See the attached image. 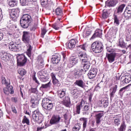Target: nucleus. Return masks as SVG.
I'll return each mask as SVG.
<instances>
[{
    "instance_id": "39448f33",
    "label": "nucleus",
    "mask_w": 131,
    "mask_h": 131,
    "mask_svg": "<svg viewBox=\"0 0 131 131\" xmlns=\"http://www.w3.org/2000/svg\"><path fill=\"white\" fill-rule=\"evenodd\" d=\"M38 78H39L42 82H47L49 80V76L47 71L45 70H41L37 73Z\"/></svg>"
},
{
    "instance_id": "c03bdc74",
    "label": "nucleus",
    "mask_w": 131,
    "mask_h": 131,
    "mask_svg": "<svg viewBox=\"0 0 131 131\" xmlns=\"http://www.w3.org/2000/svg\"><path fill=\"white\" fill-rule=\"evenodd\" d=\"M7 90H8V92L11 95H13L14 94V89H13V86L9 84L7 86Z\"/></svg>"
},
{
    "instance_id": "c9c22d12",
    "label": "nucleus",
    "mask_w": 131,
    "mask_h": 131,
    "mask_svg": "<svg viewBox=\"0 0 131 131\" xmlns=\"http://www.w3.org/2000/svg\"><path fill=\"white\" fill-rule=\"evenodd\" d=\"M55 13L57 16H60V17H62L63 16V11H62V9H61V8H57L56 9Z\"/></svg>"
},
{
    "instance_id": "ddd939ff",
    "label": "nucleus",
    "mask_w": 131,
    "mask_h": 131,
    "mask_svg": "<svg viewBox=\"0 0 131 131\" xmlns=\"http://www.w3.org/2000/svg\"><path fill=\"white\" fill-rule=\"evenodd\" d=\"M0 57L2 60L5 62H8V61H10V59H11V54L2 51L0 53Z\"/></svg>"
},
{
    "instance_id": "864d4df0",
    "label": "nucleus",
    "mask_w": 131,
    "mask_h": 131,
    "mask_svg": "<svg viewBox=\"0 0 131 131\" xmlns=\"http://www.w3.org/2000/svg\"><path fill=\"white\" fill-rule=\"evenodd\" d=\"M18 73L21 76H24L26 74V70L24 69H20L18 70Z\"/></svg>"
},
{
    "instance_id": "5fc2aeb1",
    "label": "nucleus",
    "mask_w": 131,
    "mask_h": 131,
    "mask_svg": "<svg viewBox=\"0 0 131 131\" xmlns=\"http://www.w3.org/2000/svg\"><path fill=\"white\" fill-rule=\"evenodd\" d=\"M92 31H87L83 34V37H88V36L91 35Z\"/></svg>"
},
{
    "instance_id": "473e14b6",
    "label": "nucleus",
    "mask_w": 131,
    "mask_h": 131,
    "mask_svg": "<svg viewBox=\"0 0 131 131\" xmlns=\"http://www.w3.org/2000/svg\"><path fill=\"white\" fill-rule=\"evenodd\" d=\"M130 85L131 84H128L127 86H125V87H123L122 89H121L118 93L120 96H122V95H123V93H125V91H126V90H127V88L129 86H130Z\"/></svg>"
},
{
    "instance_id": "4468645a",
    "label": "nucleus",
    "mask_w": 131,
    "mask_h": 131,
    "mask_svg": "<svg viewBox=\"0 0 131 131\" xmlns=\"http://www.w3.org/2000/svg\"><path fill=\"white\" fill-rule=\"evenodd\" d=\"M118 86L117 85H114L110 89V97L111 101H112L115 97V93L117 92V89Z\"/></svg>"
},
{
    "instance_id": "603ef678",
    "label": "nucleus",
    "mask_w": 131,
    "mask_h": 131,
    "mask_svg": "<svg viewBox=\"0 0 131 131\" xmlns=\"http://www.w3.org/2000/svg\"><path fill=\"white\" fill-rule=\"evenodd\" d=\"M40 3L42 7H46L49 3V0H40Z\"/></svg>"
},
{
    "instance_id": "a19ab883",
    "label": "nucleus",
    "mask_w": 131,
    "mask_h": 131,
    "mask_svg": "<svg viewBox=\"0 0 131 131\" xmlns=\"http://www.w3.org/2000/svg\"><path fill=\"white\" fill-rule=\"evenodd\" d=\"M80 120H82V121H83V129H85L86 127V123L88 122V119L86 118H81Z\"/></svg>"
},
{
    "instance_id": "09e8293b",
    "label": "nucleus",
    "mask_w": 131,
    "mask_h": 131,
    "mask_svg": "<svg viewBox=\"0 0 131 131\" xmlns=\"http://www.w3.org/2000/svg\"><path fill=\"white\" fill-rule=\"evenodd\" d=\"M48 30L46 29V27H43L41 29V37H45V35L47 33Z\"/></svg>"
},
{
    "instance_id": "774afa93",
    "label": "nucleus",
    "mask_w": 131,
    "mask_h": 131,
    "mask_svg": "<svg viewBox=\"0 0 131 131\" xmlns=\"http://www.w3.org/2000/svg\"><path fill=\"white\" fill-rule=\"evenodd\" d=\"M51 76L52 77V80H54L57 79L56 78V74H55V73H51Z\"/></svg>"
},
{
    "instance_id": "f03ea898",
    "label": "nucleus",
    "mask_w": 131,
    "mask_h": 131,
    "mask_svg": "<svg viewBox=\"0 0 131 131\" xmlns=\"http://www.w3.org/2000/svg\"><path fill=\"white\" fill-rule=\"evenodd\" d=\"M32 21L31 16L28 14H24L20 19V26L23 28H28Z\"/></svg>"
},
{
    "instance_id": "4c0bfd02",
    "label": "nucleus",
    "mask_w": 131,
    "mask_h": 131,
    "mask_svg": "<svg viewBox=\"0 0 131 131\" xmlns=\"http://www.w3.org/2000/svg\"><path fill=\"white\" fill-rule=\"evenodd\" d=\"M77 50L78 51L79 50H80V49H81V50H83V51H86V49L88 48V45H86V43L82 45H80L79 46H77Z\"/></svg>"
},
{
    "instance_id": "2f4dec72",
    "label": "nucleus",
    "mask_w": 131,
    "mask_h": 131,
    "mask_svg": "<svg viewBox=\"0 0 131 131\" xmlns=\"http://www.w3.org/2000/svg\"><path fill=\"white\" fill-rule=\"evenodd\" d=\"M126 130V124L125 121H123L121 123L120 127L118 128V131H125Z\"/></svg>"
},
{
    "instance_id": "412c9836",
    "label": "nucleus",
    "mask_w": 131,
    "mask_h": 131,
    "mask_svg": "<svg viewBox=\"0 0 131 131\" xmlns=\"http://www.w3.org/2000/svg\"><path fill=\"white\" fill-rule=\"evenodd\" d=\"M121 81L122 84L128 83L131 81V76L130 75H125L124 76H122L121 78Z\"/></svg>"
},
{
    "instance_id": "423d86ee",
    "label": "nucleus",
    "mask_w": 131,
    "mask_h": 131,
    "mask_svg": "<svg viewBox=\"0 0 131 131\" xmlns=\"http://www.w3.org/2000/svg\"><path fill=\"white\" fill-rule=\"evenodd\" d=\"M22 41L25 45H31V34L29 32L24 31Z\"/></svg>"
},
{
    "instance_id": "79ce46f5",
    "label": "nucleus",
    "mask_w": 131,
    "mask_h": 131,
    "mask_svg": "<svg viewBox=\"0 0 131 131\" xmlns=\"http://www.w3.org/2000/svg\"><path fill=\"white\" fill-rule=\"evenodd\" d=\"M52 83L54 85H55V86H60V85H61L60 81L57 79L52 80Z\"/></svg>"
},
{
    "instance_id": "0eeeda50",
    "label": "nucleus",
    "mask_w": 131,
    "mask_h": 131,
    "mask_svg": "<svg viewBox=\"0 0 131 131\" xmlns=\"http://www.w3.org/2000/svg\"><path fill=\"white\" fill-rule=\"evenodd\" d=\"M43 109L53 110L54 104L51 102V100L48 98H44L42 100L41 103Z\"/></svg>"
},
{
    "instance_id": "0e129e2a",
    "label": "nucleus",
    "mask_w": 131,
    "mask_h": 131,
    "mask_svg": "<svg viewBox=\"0 0 131 131\" xmlns=\"http://www.w3.org/2000/svg\"><path fill=\"white\" fill-rule=\"evenodd\" d=\"M11 110L13 113L17 114V110H16V107H15L14 105H11Z\"/></svg>"
},
{
    "instance_id": "13d9d810",
    "label": "nucleus",
    "mask_w": 131,
    "mask_h": 131,
    "mask_svg": "<svg viewBox=\"0 0 131 131\" xmlns=\"http://www.w3.org/2000/svg\"><path fill=\"white\" fill-rule=\"evenodd\" d=\"M32 79L33 80L35 81V82H36V83L38 84V85H39V84H40V83L39 82V81H38V80H37L36 77H35V75H33Z\"/></svg>"
},
{
    "instance_id": "338daca9",
    "label": "nucleus",
    "mask_w": 131,
    "mask_h": 131,
    "mask_svg": "<svg viewBox=\"0 0 131 131\" xmlns=\"http://www.w3.org/2000/svg\"><path fill=\"white\" fill-rule=\"evenodd\" d=\"M11 101L13 103H17L18 102V99L16 97H12L11 98Z\"/></svg>"
},
{
    "instance_id": "dca6fc26",
    "label": "nucleus",
    "mask_w": 131,
    "mask_h": 131,
    "mask_svg": "<svg viewBox=\"0 0 131 131\" xmlns=\"http://www.w3.org/2000/svg\"><path fill=\"white\" fill-rule=\"evenodd\" d=\"M20 44H17L14 42H10L9 45V49L10 51L17 52V50H19Z\"/></svg>"
},
{
    "instance_id": "5701e85b",
    "label": "nucleus",
    "mask_w": 131,
    "mask_h": 131,
    "mask_svg": "<svg viewBox=\"0 0 131 131\" xmlns=\"http://www.w3.org/2000/svg\"><path fill=\"white\" fill-rule=\"evenodd\" d=\"M26 47L27 48V49L26 53L28 57H29L30 59H31V55H32V49H33V47H32L31 44L26 45Z\"/></svg>"
},
{
    "instance_id": "9d476101",
    "label": "nucleus",
    "mask_w": 131,
    "mask_h": 131,
    "mask_svg": "<svg viewBox=\"0 0 131 131\" xmlns=\"http://www.w3.org/2000/svg\"><path fill=\"white\" fill-rule=\"evenodd\" d=\"M71 74L75 76V77H80L82 75L83 69L80 68H73L70 71Z\"/></svg>"
},
{
    "instance_id": "4d7b16f0",
    "label": "nucleus",
    "mask_w": 131,
    "mask_h": 131,
    "mask_svg": "<svg viewBox=\"0 0 131 131\" xmlns=\"http://www.w3.org/2000/svg\"><path fill=\"white\" fill-rule=\"evenodd\" d=\"M44 64H45V62H43V60H38V66H39L40 69H41V68H42V67H43Z\"/></svg>"
},
{
    "instance_id": "c756f323",
    "label": "nucleus",
    "mask_w": 131,
    "mask_h": 131,
    "mask_svg": "<svg viewBox=\"0 0 131 131\" xmlns=\"http://www.w3.org/2000/svg\"><path fill=\"white\" fill-rule=\"evenodd\" d=\"M101 36H102V30L98 29L95 31L91 38L94 39L96 37H101Z\"/></svg>"
},
{
    "instance_id": "3c124183",
    "label": "nucleus",
    "mask_w": 131,
    "mask_h": 131,
    "mask_svg": "<svg viewBox=\"0 0 131 131\" xmlns=\"http://www.w3.org/2000/svg\"><path fill=\"white\" fill-rule=\"evenodd\" d=\"M101 104L103 105L104 108H107L109 105V102H108V100H103L101 102Z\"/></svg>"
},
{
    "instance_id": "a878e982",
    "label": "nucleus",
    "mask_w": 131,
    "mask_h": 131,
    "mask_svg": "<svg viewBox=\"0 0 131 131\" xmlns=\"http://www.w3.org/2000/svg\"><path fill=\"white\" fill-rule=\"evenodd\" d=\"M52 86V82L51 81H49L48 83L42 84L41 86L40 87V91H43V90H50Z\"/></svg>"
},
{
    "instance_id": "b1692460",
    "label": "nucleus",
    "mask_w": 131,
    "mask_h": 131,
    "mask_svg": "<svg viewBox=\"0 0 131 131\" xmlns=\"http://www.w3.org/2000/svg\"><path fill=\"white\" fill-rule=\"evenodd\" d=\"M78 57L80 58L81 62L83 60H88V59H90V57L85 52H79L78 53Z\"/></svg>"
},
{
    "instance_id": "f257e3e1",
    "label": "nucleus",
    "mask_w": 131,
    "mask_h": 131,
    "mask_svg": "<svg viewBox=\"0 0 131 131\" xmlns=\"http://www.w3.org/2000/svg\"><path fill=\"white\" fill-rule=\"evenodd\" d=\"M93 93H90V95H89V103H85V101H84L83 99H82L81 101L76 104V114H80V111H82V114L83 115H89V114H90V109L91 108L90 104L92 103V99L93 98Z\"/></svg>"
},
{
    "instance_id": "6e6d98bb",
    "label": "nucleus",
    "mask_w": 131,
    "mask_h": 131,
    "mask_svg": "<svg viewBox=\"0 0 131 131\" xmlns=\"http://www.w3.org/2000/svg\"><path fill=\"white\" fill-rule=\"evenodd\" d=\"M37 28V25L36 24H34L30 27V30L31 31H35V29Z\"/></svg>"
},
{
    "instance_id": "a211bd4d",
    "label": "nucleus",
    "mask_w": 131,
    "mask_h": 131,
    "mask_svg": "<svg viewBox=\"0 0 131 131\" xmlns=\"http://www.w3.org/2000/svg\"><path fill=\"white\" fill-rule=\"evenodd\" d=\"M117 54L116 53L107 54L106 57L109 62V63H113L115 61V57Z\"/></svg>"
},
{
    "instance_id": "de8ad7c7",
    "label": "nucleus",
    "mask_w": 131,
    "mask_h": 131,
    "mask_svg": "<svg viewBox=\"0 0 131 131\" xmlns=\"http://www.w3.org/2000/svg\"><path fill=\"white\" fill-rule=\"evenodd\" d=\"M118 45L119 47H120V48H122L123 49H124V48H125V43L122 39L119 40Z\"/></svg>"
},
{
    "instance_id": "e2e57ef3",
    "label": "nucleus",
    "mask_w": 131,
    "mask_h": 131,
    "mask_svg": "<svg viewBox=\"0 0 131 131\" xmlns=\"http://www.w3.org/2000/svg\"><path fill=\"white\" fill-rule=\"evenodd\" d=\"M20 3L21 6H26L27 5V1L26 0H20Z\"/></svg>"
},
{
    "instance_id": "9b49d317",
    "label": "nucleus",
    "mask_w": 131,
    "mask_h": 131,
    "mask_svg": "<svg viewBox=\"0 0 131 131\" xmlns=\"http://www.w3.org/2000/svg\"><path fill=\"white\" fill-rule=\"evenodd\" d=\"M20 14V9L19 8H15L11 9L10 11V16L12 20L14 21H17L18 17Z\"/></svg>"
},
{
    "instance_id": "8fccbe9b",
    "label": "nucleus",
    "mask_w": 131,
    "mask_h": 131,
    "mask_svg": "<svg viewBox=\"0 0 131 131\" xmlns=\"http://www.w3.org/2000/svg\"><path fill=\"white\" fill-rule=\"evenodd\" d=\"M124 17L126 19V20H128V19H130L131 18V13H127V12H124Z\"/></svg>"
},
{
    "instance_id": "37998d69",
    "label": "nucleus",
    "mask_w": 131,
    "mask_h": 131,
    "mask_svg": "<svg viewBox=\"0 0 131 131\" xmlns=\"http://www.w3.org/2000/svg\"><path fill=\"white\" fill-rule=\"evenodd\" d=\"M113 18L114 19L115 24H116V25H119V18H118V16L115 14H114Z\"/></svg>"
},
{
    "instance_id": "58836bf2",
    "label": "nucleus",
    "mask_w": 131,
    "mask_h": 131,
    "mask_svg": "<svg viewBox=\"0 0 131 131\" xmlns=\"http://www.w3.org/2000/svg\"><path fill=\"white\" fill-rule=\"evenodd\" d=\"M8 5L10 7H15L17 5V0H9Z\"/></svg>"
},
{
    "instance_id": "052dcab7",
    "label": "nucleus",
    "mask_w": 131,
    "mask_h": 131,
    "mask_svg": "<svg viewBox=\"0 0 131 131\" xmlns=\"http://www.w3.org/2000/svg\"><path fill=\"white\" fill-rule=\"evenodd\" d=\"M102 82H103L102 81H101L99 83L97 84V85L95 87V90L96 91H98V90H100L101 88H102Z\"/></svg>"
},
{
    "instance_id": "69168bd1",
    "label": "nucleus",
    "mask_w": 131,
    "mask_h": 131,
    "mask_svg": "<svg viewBox=\"0 0 131 131\" xmlns=\"http://www.w3.org/2000/svg\"><path fill=\"white\" fill-rule=\"evenodd\" d=\"M3 92L5 95H9L10 92H9V90H8L7 87L3 89Z\"/></svg>"
},
{
    "instance_id": "393cba45",
    "label": "nucleus",
    "mask_w": 131,
    "mask_h": 131,
    "mask_svg": "<svg viewBox=\"0 0 131 131\" xmlns=\"http://www.w3.org/2000/svg\"><path fill=\"white\" fill-rule=\"evenodd\" d=\"M71 95H73L74 99H77L79 97V94L77 93L78 90L76 88H72L70 90Z\"/></svg>"
},
{
    "instance_id": "bb28decb",
    "label": "nucleus",
    "mask_w": 131,
    "mask_h": 131,
    "mask_svg": "<svg viewBox=\"0 0 131 131\" xmlns=\"http://www.w3.org/2000/svg\"><path fill=\"white\" fill-rule=\"evenodd\" d=\"M30 103L32 104V108H36V107H37V106H38L39 101L35 98H32L30 100Z\"/></svg>"
},
{
    "instance_id": "6e6552de",
    "label": "nucleus",
    "mask_w": 131,
    "mask_h": 131,
    "mask_svg": "<svg viewBox=\"0 0 131 131\" xmlns=\"http://www.w3.org/2000/svg\"><path fill=\"white\" fill-rule=\"evenodd\" d=\"M91 67V58L88 59H84L81 61L80 66L79 68H83L84 72H86Z\"/></svg>"
},
{
    "instance_id": "bf43d9fd",
    "label": "nucleus",
    "mask_w": 131,
    "mask_h": 131,
    "mask_svg": "<svg viewBox=\"0 0 131 131\" xmlns=\"http://www.w3.org/2000/svg\"><path fill=\"white\" fill-rule=\"evenodd\" d=\"M44 112L45 114H47V115H50L51 114V111H52V110L51 109H48V108H43Z\"/></svg>"
},
{
    "instance_id": "aec40b11",
    "label": "nucleus",
    "mask_w": 131,
    "mask_h": 131,
    "mask_svg": "<svg viewBox=\"0 0 131 131\" xmlns=\"http://www.w3.org/2000/svg\"><path fill=\"white\" fill-rule=\"evenodd\" d=\"M61 60V55L60 54H56L53 55L51 58V61L53 64H58L60 60Z\"/></svg>"
},
{
    "instance_id": "e433bc0d",
    "label": "nucleus",
    "mask_w": 131,
    "mask_h": 131,
    "mask_svg": "<svg viewBox=\"0 0 131 131\" xmlns=\"http://www.w3.org/2000/svg\"><path fill=\"white\" fill-rule=\"evenodd\" d=\"M22 123H26L27 125H30V121L29 119L26 117V116H24V118L22 121Z\"/></svg>"
},
{
    "instance_id": "1a4fd4ad",
    "label": "nucleus",
    "mask_w": 131,
    "mask_h": 131,
    "mask_svg": "<svg viewBox=\"0 0 131 131\" xmlns=\"http://www.w3.org/2000/svg\"><path fill=\"white\" fill-rule=\"evenodd\" d=\"M17 62L18 66L22 67L26 64L27 57L24 54L19 55L17 57Z\"/></svg>"
},
{
    "instance_id": "f8f14e48",
    "label": "nucleus",
    "mask_w": 131,
    "mask_h": 131,
    "mask_svg": "<svg viewBox=\"0 0 131 131\" xmlns=\"http://www.w3.org/2000/svg\"><path fill=\"white\" fill-rule=\"evenodd\" d=\"M61 117L58 115H54L52 116L51 119L50 120V123L51 125H56L58 123H60V120Z\"/></svg>"
},
{
    "instance_id": "72a5a7b5",
    "label": "nucleus",
    "mask_w": 131,
    "mask_h": 131,
    "mask_svg": "<svg viewBox=\"0 0 131 131\" xmlns=\"http://www.w3.org/2000/svg\"><path fill=\"white\" fill-rule=\"evenodd\" d=\"M109 17V13H108V11L104 9L102 11V19H107Z\"/></svg>"
},
{
    "instance_id": "7c9ffc66",
    "label": "nucleus",
    "mask_w": 131,
    "mask_h": 131,
    "mask_svg": "<svg viewBox=\"0 0 131 131\" xmlns=\"http://www.w3.org/2000/svg\"><path fill=\"white\" fill-rule=\"evenodd\" d=\"M40 114H40L37 110L35 111L33 113L32 118L34 121H35V122H36V121H37V119H38V118L40 116Z\"/></svg>"
},
{
    "instance_id": "49530a36",
    "label": "nucleus",
    "mask_w": 131,
    "mask_h": 131,
    "mask_svg": "<svg viewBox=\"0 0 131 131\" xmlns=\"http://www.w3.org/2000/svg\"><path fill=\"white\" fill-rule=\"evenodd\" d=\"M43 121V116H42V114H40V116H39V117L38 119H37V121H36V122L37 123L40 124L41 122Z\"/></svg>"
},
{
    "instance_id": "f704fd0d",
    "label": "nucleus",
    "mask_w": 131,
    "mask_h": 131,
    "mask_svg": "<svg viewBox=\"0 0 131 131\" xmlns=\"http://www.w3.org/2000/svg\"><path fill=\"white\" fill-rule=\"evenodd\" d=\"M70 62L72 65H75L78 63V59L76 58H74V57H72L70 59Z\"/></svg>"
},
{
    "instance_id": "2eb2a0df",
    "label": "nucleus",
    "mask_w": 131,
    "mask_h": 131,
    "mask_svg": "<svg viewBox=\"0 0 131 131\" xmlns=\"http://www.w3.org/2000/svg\"><path fill=\"white\" fill-rule=\"evenodd\" d=\"M97 72L98 70H97V68L91 69L88 74L89 78L90 79H94V78L97 76Z\"/></svg>"
},
{
    "instance_id": "20e7f679",
    "label": "nucleus",
    "mask_w": 131,
    "mask_h": 131,
    "mask_svg": "<svg viewBox=\"0 0 131 131\" xmlns=\"http://www.w3.org/2000/svg\"><path fill=\"white\" fill-rule=\"evenodd\" d=\"M104 50V45L101 42H94L91 45V50L95 54H100Z\"/></svg>"
},
{
    "instance_id": "7ed1b4c3",
    "label": "nucleus",
    "mask_w": 131,
    "mask_h": 131,
    "mask_svg": "<svg viewBox=\"0 0 131 131\" xmlns=\"http://www.w3.org/2000/svg\"><path fill=\"white\" fill-rule=\"evenodd\" d=\"M66 95V90L62 89L59 91H58V96L60 99H62L61 101L63 105L66 107H69L70 106V98L68 96H65Z\"/></svg>"
},
{
    "instance_id": "c85d7f7f",
    "label": "nucleus",
    "mask_w": 131,
    "mask_h": 131,
    "mask_svg": "<svg viewBox=\"0 0 131 131\" xmlns=\"http://www.w3.org/2000/svg\"><path fill=\"white\" fill-rule=\"evenodd\" d=\"M74 84H75V85L79 86L80 88H81L82 89H84V87L85 86V83H84V82H83L82 80H76L74 82Z\"/></svg>"
},
{
    "instance_id": "4be33fe9",
    "label": "nucleus",
    "mask_w": 131,
    "mask_h": 131,
    "mask_svg": "<svg viewBox=\"0 0 131 131\" xmlns=\"http://www.w3.org/2000/svg\"><path fill=\"white\" fill-rule=\"evenodd\" d=\"M104 116V113L102 112H98L95 115V119L96 120V123L97 124H100L101 122V118Z\"/></svg>"
},
{
    "instance_id": "a18cd8bd",
    "label": "nucleus",
    "mask_w": 131,
    "mask_h": 131,
    "mask_svg": "<svg viewBox=\"0 0 131 131\" xmlns=\"http://www.w3.org/2000/svg\"><path fill=\"white\" fill-rule=\"evenodd\" d=\"M30 92L32 94H34L35 95H37L38 94V90H37V88H31Z\"/></svg>"
},
{
    "instance_id": "f3484780",
    "label": "nucleus",
    "mask_w": 131,
    "mask_h": 131,
    "mask_svg": "<svg viewBox=\"0 0 131 131\" xmlns=\"http://www.w3.org/2000/svg\"><path fill=\"white\" fill-rule=\"evenodd\" d=\"M118 4V0H108L105 2V8L115 7Z\"/></svg>"
},
{
    "instance_id": "680f3d73",
    "label": "nucleus",
    "mask_w": 131,
    "mask_h": 131,
    "mask_svg": "<svg viewBox=\"0 0 131 131\" xmlns=\"http://www.w3.org/2000/svg\"><path fill=\"white\" fill-rule=\"evenodd\" d=\"M125 12L131 13V5L127 6Z\"/></svg>"
},
{
    "instance_id": "6ab92c4d",
    "label": "nucleus",
    "mask_w": 131,
    "mask_h": 131,
    "mask_svg": "<svg viewBox=\"0 0 131 131\" xmlns=\"http://www.w3.org/2000/svg\"><path fill=\"white\" fill-rule=\"evenodd\" d=\"M78 42L75 39H72L70 40L68 44V48L70 50H73L75 48V45Z\"/></svg>"
},
{
    "instance_id": "ea45409f",
    "label": "nucleus",
    "mask_w": 131,
    "mask_h": 131,
    "mask_svg": "<svg viewBox=\"0 0 131 131\" xmlns=\"http://www.w3.org/2000/svg\"><path fill=\"white\" fill-rule=\"evenodd\" d=\"M120 122H121L120 119H115L113 124L115 125V126H119L120 125Z\"/></svg>"
},
{
    "instance_id": "cd10ccee",
    "label": "nucleus",
    "mask_w": 131,
    "mask_h": 131,
    "mask_svg": "<svg viewBox=\"0 0 131 131\" xmlns=\"http://www.w3.org/2000/svg\"><path fill=\"white\" fill-rule=\"evenodd\" d=\"M125 4H121L116 8L115 12L117 14H121L123 12V9L125 8Z\"/></svg>"
}]
</instances>
